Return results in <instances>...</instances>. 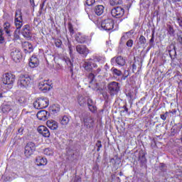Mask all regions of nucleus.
<instances>
[{"label": "nucleus", "mask_w": 182, "mask_h": 182, "mask_svg": "<svg viewBox=\"0 0 182 182\" xmlns=\"http://www.w3.org/2000/svg\"><path fill=\"white\" fill-rule=\"evenodd\" d=\"M70 73H71V75H73V70L71 69V70H70Z\"/></svg>", "instance_id": "680f3d73"}, {"label": "nucleus", "mask_w": 182, "mask_h": 182, "mask_svg": "<svg viewBox=\"0 0 182 182\" xmlns=\"http://www.w3.org/2000/svg\"><path fill=\"white\" fill-rule=\"evenodd\" d=\"M64 61L65 62L67 66H68V68L70 69H72V68H73V64L72 63V61L70 60V58H69L68 57H65L64 58Z\"/></svg>", "instance_id": "7c9ffc66"}, {"label": "nucleus", "mask_w": 182, "mask_h": 182, "mask_svg": "<svg viewBox=\"0 0 182 182\" xmlns=\"http://www.w3.org/2000/svg\"><path fill=\"white\" fill-rule=\"evenodd\" d=\"M11 56L14 62L18 63L22 59V52L20 49L16 48L11 53Z\"/></svg>", "instance_id": "9d476101"}, {"label": "nucleus", "mask_w": 182, "mask_h": 182, "mask_svg": "<svg viewBox=\"0 0 182 182\" xmlns=\"http://www.w3.org/2000/svg\"><path fill=\"white\" fill-rule=\"evenodd\" d=\"M51 110L53 113H59V112H60V107L59 105H54L52 106Z\"/></svg>", "instance_id": "72a5a7b5"}, {"label": "nucleus", "mask_w": 182, "mask_h": 182, "mask_svg": "<svg viewBox=\"0 0 182 182\" xmlns=\"http://www.w3.org/2000/svg\"><path fill=\"white\" fill-rule=\"evenodd\" d=\"M160 1H161V0H153L154 3L156 4H159V2H160Z\"/></svg>", "instance_id": "6e6d98bb"}, {"label": "nucleus", "mask_w": 182, "mask_h": 182, "mask_svg": "<svg viewBox=\"0 0 182 182\" xmlns=\"http://www.w3.org/2000/svg\"><path fill=\"white\" fill-rule=\"evenodd\" d=\"M108 90L111 96H114V95H117V93H119V90H120V87H119V82L114 81L109 82L108 84Z\"/></svg>", "instance_id": "423d86ee"}, {"label": "nucleus", "mask_w": 182, "mask_h": 182, "mask_svg": "<svg viewBox=\"0 0 182 182\" xmlns=\"http://www.w3.org/2000/svg\"><path fill=\"white\" fill-rule=\"evenodd\" d=\"M87 102V98L84 97L82 95H78L77 102L80 105V106H82V107H85V106H86V102Z\"/></svg>", "instance_id": "a878e982"}, {"label": "nucleus", "mask_w": 182, "mask_h": 182, "mask_svg": "<svg viewBox=\"0 0 182 182\" xmlns=\"http://www.w3.org/2000/svg\"><path fill=\"white\" fill-rule=\"evenodd\" d=\"M168 32L171 36L174 35V28L171 26H168Z\"/></svg>", "instance_id": "e433bc0d"}, {"label": "nucleus", "mask_w": 182, "mask_h": 182, "mask_svg": "<svg viewBox=\"0 0 182 182\" xmlns=\"http://www.w3.org/2000/svg\"><path fill=\"white\" fill-rule=\"evenodd\" d=\"M94 12L97 15V16H100V15H103L105 12V6L103 5H97L94 8Z\"/></svg>", "instance_id": "412c9836"}, {"label": "nucleus", "mask_w": 182, "mask_h": 182, "mask_svg": "<svg viewBox=\"0 0 182 182\" xmlns=\"http://www.w3.org/2000/svg\"><path fill=\"white\" fill-rule=\"evenodd\" d=\"M111 15L114 18H122L124 15V9L120 6L114 7L111 11Z\"/></svg>", "instance_id": "6e6552de"}, {"label": "nucleus", "mask_w": 182, "mask_h": 182, "mask_svg": "<svg viewBox=\"0 0 182 182\" xmlns=\"http://www.w3.org/2000/svg\"><path fill=\"white\" fill-rule=\"evenodd\" d=\"M167 114H168V112H167L164 114H161L160 116L161 119L163 120H166V119H167Z\"/></svg>", "instance_id": "49530a36"}, {"label": "nucleus", "mask_w": 182, "mask_h": 182, "mask_svg": "<svg viewBox=\"0 0 182 182\" xmlns=\"http://www.w3.org/2000/svg\"><path fill=\"white\" fill-rule=\"evenodd\" d=\"M62 46V41L60 40H56L55 41V46L57 48H60V46Z\"/></svg>", "instance_id": "c03bdc74"}, {"label": "nucleus", "mask_w": 182, "mask_h": 182, "mask_svg": "<svg viewBox=\"0 0 182 182\" xmlns=\"http://www.w3.org/2000/svg\"><path fill=\"white\" fill-rule=\"evenodd\" d=\"M123 0H109V5L115 6V5H122Z\"/></svg>", "instance_id": "c85d7f7f"}, {"label": "nucleus", "mask_w": 182, "mask_h": 182, "mask_svg": "<svg viewBox=\"0 0 182 182\" xmlns=\"http://www.w3.org/2000/svg\"><path fill=\"white\" fill-rule=\"evenodd\" d=\"M4 97V94L2 92H0V99H2Z\"/></svg>", "instance_id": "bf43d9fd"}, {"label": "nucleus", "mask_w": 182, "mask_h": 182, "mask_svg": "<svg viewBox=\"0 0 182 182\" xmlns=\"http://www.w3.org/2000/svg\"><path fill=\"white\" fill-rule=\"evenodd\" d=\"M14 25L16 28L14 31V39H19V33H21V28L23 26V18H22V11L17 10L15 13Z\"/></svg>", "instance_id": "f257e3e1"}, {"label": "nucleus", "mask_w": 182, "mask_h": 182, "mask_svg": "<svg viewBox=\"0 0 182 182\" xmlns=\"http://www.w3.org/2000/svg\"><path fill=\"white\" fill-rule=\"evenodd\" d=\"M36 166H46L48 164V159L42 156H37L36 158Z\"/></svg>", "instance_id": "aec40b11"}, {"label": "nucleus", "mask_w": 182, "mask_h": 182, "mask_svg": "<svg viewBox=\"0 0 182 182\" xmlns=\"http://www.w3.org/2000/svg\"><path fill=\"white\" fill-rule=\"evenodd\" d=\"M176 21H177V23H178L180 28H181V29H182V17L180 16H177Z\"/></svg>", "instance_id": "4c0bfd02"}, {"label": "nucleus", "mask_w": 182, "mask_h": 182, "mask_svg": "<svg viewBox=\"0 0 182 182\" xmlns=\"http://www.w3.org/2000/svg\"><path fill=\"white\" fill-rule=\"evenodd\" d=\"M95 0H87L86 4L88 6H92L93 4H95Z\"/></svg>", "instance_id": "37998d69"}, {"label": "nucleus", "mask_w": 182, "mask_h": 182, "mask_svg": "<svg viewBox=\"0 0 182 182\" xmlns=\"http://www.w3.org/2000/svg\"><path fill=\"white\" fill-rule=\"evenodd\" d=\"M38 133H40V134H42V136H43V137H50V132H49V129L43 125L38 127Z\"/></svg>", "instance_id": "ddd939ff"}, {"label": "nucleus", "mask_w": 182, "mask_h": 182, "mask_svg": "<svg viewBox=\"0 0 182 182\" xmlns=\"http://www.w3.org/2000/svg\"><path fill=\"white\" fill-rule=\"evenodd\" d=\"M16 100L17 103H18L20 106H23V105L26 103V98H25V97H17Z\"/></svg>", "instance_id": "c756f323"}, {"label": "nucleus", "mask_w": 182, "mask_h": 182, "mask_svg": "<svg viewBox=\"0 0 182 182\" xmlns=\"http://www.w3.org/2000/svg\"><path fill=\"white\" fill-rule=\"evenodd\" d=\"M30 3L31 4L32 6H35V1L34 0H30Z\"/></svg>", "instance_id": "5fc2aeb1"}, {"label": "nucleus", "mask_w": 182, "mask_h": 182, "mask_svg": "<svg viewBox=\"0 0 182 182\" xmlns=\"http://www.w3.org/2000/svg\"><path fill=\"white\" fill-rule=\"evenodd\" d=\"M45 6V1L44 2H43V4H41V9L43 8V6Z\"/></svg>", "instance_id": "13d9d810"}, {"label": "nucleus", "mask_w": 182, "mask_h": 182, "mask_svg": "<svg viewBox=\"0 0 182 182\" xmlns=\"http://www.w3.org/2000/svg\"><path fill=\"white\" fill-rule=\"evenodd\" d=\"M96 146L97 147V151H100V149H102V141H97L96 143Z\"/></svg>", "instance_id": "ea45409f"}, {"label": "nucleus", "mask_w": 182, "mask_h": 182, "mask_svg": "<svg viewBox=\"0 0 182 182\" xmlns=\"http://www.w3.org/2000/svg\"><path fill=\"white\" fill-rule=\"evenodd\" d=\"M36 116L39 120H43V122H45L49 119L50 114L46 110H41L37 113Z\"/></svg>", "instance_id": "f8f14e48"}, {"label": "nucleus", "mask_w": 182, "mask_h": 182, "mask_svg": "<svg viewBox=\"0 0 182 182\" xmlns=\"http://www.w3.org/2000/svg\"><path fill=\"white\" fill-rule=\"evenodd\" d=\"M4 26V31L5 32L6 36L11 38L12 36V31H11V23L9 22H6L3 25Z\"/></svg>", "instance_id": "dca6fc26"}, {"label": "nucleus", "mask_w": 182, "mask_h": 182, "mask_svg": "<svg viewBox=\"0 0 182 182\" xmlns=\"http://www.w3.org/2000/svg\"><path fill=\"white\" fill-rule=\"evenodd\" d=\"M48 82H40L38 86L41 90H50V87L48 86H50V82H49V80H47Z\"/></svg>", "instance_id": "393cba45"}, {"label": "nucleus", "mask_w": 182, "mask_h": 182, "mask_svg": "<svg viewBox=\"0 0 182 182\" xmlns=\"http://www.w3.org/2000/svg\"><path fill=\"white\" fill-rule=\"evenodd\" d=\"M173 4H177V2H181V0H171Z\"/></svg>", "instance_id": "864d4df0"}, {"label": "nucleus", "mask_w": 182, "mask_h": 182, "mask_svg": "<svg viewBox=\"0 0 182 182\" xmlns=\"http://www.w3.org/2000/svg\"><path fill=\"white\" fill-rule=\"evenodd\" d=\"M122 109H124V112H126L127 113L129 112V108L127 107V105H124V106L122 107Z\"/></svg>", "instance_id": "3c124183"}, {"label": "nucleus", "mask_w": 182, "mask_h": 182, "mask_svg": "<svg viewBox=\"0 0 182 182\" xmlns=\"http://www.w3.org/2000/svg\"><path fill=\"white\" fill-rule=\"evenodd\" d=\"M68 48H69V50H70V56H72V53L73 52V50L72 49V45L69 44L68 45Z\"/></svg>", "instance_id": "8fccbe9b"}, {"label": "nucleus", "mask_w": 182, "mask_h": 182, "mask_svg": "<svg viewBox=\"0 0 182 182\" xmlns=\"http://www.w3.org/2000/svg\"><path fill=\"white\" fill-rule=\"evenodd\" d=\"M84 69H93L97 68V64H95L94 60L87 61L82 64Z\"/></svg>", "instance_id": "f3484780"}, {"label": "nucleus", "mask_w": 182, "mask_h": 182, "mask_svg": "<svg viewBox=\"0 0 182 182\" xmlns=\"http://www.w3.org/2000/svg\"><path fill=\"white\" fill-rule=\"evenodd\" d=\"M113 72L115 75H117V76H122V71H120L119 70L114 69Z\"/></svg>", "instance_id": "79ce46f5"}, {"label": "nucleus", "mask_w": 182, "mask_h": 182, "mask_svg": "<svg viewBox=\"0 0 182 182\" xmlns=\"http://www.w3.org/2000/svg\"><path fill=\"white\" fill-rule=\"evenodd\" d=\"M76 50L77 53L80 55H83L85 57L87 56L89 54V49L87 47H86V46L84 45H77L76 46Z\"/></svg>", "instance_id": "9b49d317"}, {"label": "nucleus", "mask_w": 182, "mask_h": 182, "mask_svg": "<svg viewBox=\"0 0 182 182\" xmlns=\"http://www.w3.org/2000/svg\"><path fill=\"white\" fill-rule=\"evenodd\" d=\"M31 26L29 25H25L23 27L21 33L24 38H31Z\"/></svg>", "instance_id": "6ab92c4d"}, {"label": "nucleus", "mask_w": 182, "mask_h": 182, "mask_svg": "<svg viewBox=\"0 0 182 182\" xmlns=\"http://www.w3.org/2000/svg\"><path fill=\"white\" fill-rule=\"evenodd\" d=\"M119 176H123V173L120 172Z\"/></svg>", "instance_id": "0e129e2a"}, {"label": "nucleus", "mask_w": 182, "mask_h": 182, "mask_svg": "<svg viewBox=\"0 0 182 182\" xmlns=\"http://www.w3.org/2000/svg\"><path fill=\"white\" fill-rule=\"evenodd\" d=\"M36 150V145L33 142H28L25 146L24 154L26 157H31L33 154V151Z\"/></svg>", "instance_id": "0eeeda50"}, {"label": "nucleus", "mask_w": 182, "mask_h": 182, "mask_svg": "<svg viewBox=\"0 0 182 182\" xmlns=\"http://www.w3.org/2000/svg\"><path fill=\"white\" fill-rule=\"evenodd\" d=\"M14 82H15V76L12 74L6 73L3 79V83L4 85H8L11 87L14 84Z\"/></svg>", "instance_id": "1a4fd4ad"}, {"label": "nucleus", "mask_w": 182, "mask_h": 182, "mask_svg": "<svg viewBox=\"0 0 182 182\" xmlns=\"http://www.w3.org/2000/svg\"><path fill=\"white\" fill-rule=\"evenodd\" d=\"M178 41L182 45V32L178 33Z\"/></svg>", "instance_id": "a19ab883"}, {"label": "nucleus", "mask_w": 182, "mask_h": 182, "mask_svg": "<svg viewBox=\"0 0 182 182\" xmlns=\"http://www.w3.org/2000/svg\"><path fill=\"white\" fill-rule=\"evenodd\" d=\"M134 33V30H131L127 33V35H133Z\"/></svg>", "instance_id": "603ef678"}, {"label": "nucleus", "mask_w": 182, "mask_h": 182, "mask_svg": "<svg viewBox=\"0 0 182 182\" xmlns=\"http://www.w3.org/2000/svg\"><path fill=\"white\" fill-rule=\"evenodd\" d=\"M18 132H19V133H21V132H23V129L20 128V129H18Z\"/></svg>", "instance_id": "052dcab7"}, {"label": "nucleus", "mask_w": 182, "mask_h": 182, "mask_svg": "<svg viewBox=\"0 0 182 182\" xmlns=\"http://www.w3.org/2000/svg\"><path fill=\"white\" fill-rule=\"evenodd\" d=\"M12 110V105L11 103L8 102L7 104L4 105L2 108L3 113H8V112H11Z\"/></svg>", "instance_id": "cd10ccee"}, {"label": "nucleus", "mask_w": 182, "mask_h": 182, "mask_svg": "<svg viewBox=\"0 0 182 182\" xmlns=\"http://www.w3.org/2000/svg\"><path fill=\"white\" fill-rule=\"evenodd\" d=\"M46 124L51 130H58L59 127V124L53 119L48 120Z\"/></svg>", "instance_id": "2eb2a0df"}, {"label": "nucleus", "mask_w": 182, "mask_h": 182, "mask_svg": "<svg viewBox=\"0 0 182 182\" xmlns=\"http://www.w3.org/2000/svg\"><path fill=\"white\" fill-rule=\"evenodd\" d=\"M43 154H46V156H53V150L50 148H46L43 150Z\"/></svg>", "instance_id": "473e14b6"}, {"label": "nucleus", "mask_w": 182, "mask_h": 182, "mask_svg": "<svg viewBox=\"0 0 182 182\" xmlns=\"http://www.w3.org/2000/svg\"><path fill=\"white\" fill-rule=\"evenodd\" d=\"M29 66L33 69L35 68H38V66H39V59H38L37 56L33 55L30 58Z\"/></svg>", "instance_id": "4468645a"}, {"label": "nucleus", "mask_w": 182, "mask_h": 182, "mask_svg": "<svg viewBox=\"0 0 182 182\" xmlns=\"http://www.w3.org/2000/svg\"><path fill=\"white\" fill-rule=\"evenodd\" d=\"M69 122H70V118H69L68 116L64 115L60 117V124H61L63 128L69 124Z\"/></svg>", "instance_id": "a211bd4d"}, {"label": "nucleus", "mask_w": 182, "mask_h": 182, "mask_svg": "<svg viewBox=\"0 0 182 182\" xmlns=\"http://www.w3.org/2000/svg\"><path fill=\"white\" fill-rule=\"evenodd\" d=\"M101 28H102L104 31H113V28H114V21L111 18L103 20L101 23Z\"/></svg>", "instance_id": "39448f33"}, {"label": "nucleus", "mask_w": 182, "mask_h": 182, "mask_svg": "<svg viewBox=\"0 0 182 182\" xmlns=\"http://www.w3.org/2000/svg\"><path fill=\"white\" fill-rule=\"evenodd\" d=\"M174 48V46H173V49L168 50L170 58H171L172 59H174V58H176V55H177V53L176 52V49Z\"/></svg>", "instance_id": "2f4dec72"}, {"label": "nucleus", "mask_w": 182, "mask_h": 182, "mask_svg": "<svg viewBox=\"0 0 182 182\" xmlns=\"http://www.w3.org/2000/svg\"><path fill=\"white\" fill-rule=\"evenodd\" d=\"M142 157H144V156H142Z\"/></svg>", "instance_id": "69168bd1"}, {"label": "nucleus", "mask_w": 182, "mask_h": 182, "mask_svg": "<svg viewBox=\"0 0 182 182\" xmlns=\"http://www.w3.org/2000/svg\"><path fill=\"white\" fill-rule=\"evenodd\" d=\"M80 119L82 120L84 123V126L87 127V129H92L93 127V125L95 124V121L93 120V118L89 113L84 112L80 116Z\"/></svg>", "instance_id": "7ed1b4c3"}, {"label": "nucleus", "mask_w": 182, "mask_h": 182, "mask_svg": "<svg viewBox=\"0 0 182 182\" xmlns=\"http://www.w3.org/2000/svg\"><path fill=\"white\" fill-rule=\"evenodd\" d=\"M132 68L134 69V68H136V65L133 64Z\"/></svg>", "instance_id": "e2e57ef3"}, {"label": "nucleus", "mask_w": 182, "mask_h": 182, "mask_svg": "<svg viewBox=\"0 0 182 182\" xmlns=\"http://www.w3.org/2000/svg\"><path fill=\"white\" fill-rule=\"evenodd\" d=\"M127 46H128V48H132V46H133V40L130 39L127 42Z\"/></svg>", "instance_id": "a18cd8bd"}, {"label": "nucleus", "mask_w": 182, "mask_h": 182, "mask_svg": "<svg viewBox=\"0 0 182 182\" xmlns=\"http://www.w3.org/2000/svg\"><path fill=\"white\" fill-rule=\"evenodd\" d=\"M146 42V38L144 36L139 37V43L141 45H144Z\"/></svg>", "instance_id": "c9c22d12"}, {"label": "nucleus", "mask_w": 182, "mask_h": 182, "mask_svg": "<svg viewBox=\"0 0 182 182\" xmlns=\"http://www.w3.org/2000/svg\"><path fill=\"white\" fill-rule=\"evenodd\" d=\"M150 43H154V33L151 35V38L149 40Z\"/></svg>", "instance_id": "09e8293b"}, {"label": "nucleus", "mask_w": 182, "mask_h": 182, "mask_svg": "<svg viewBox=\"0 0 182 182\" xmlns=\"http://www.w3.org/2000/svg\"><path fill=\"white\" fill-rule=\"evenodd\" d=\"M0 35H4V30L0 27Z\"/></svg>", "instance_id": "4d7b16f0"}, {"label": "nucleus", "mask_w": 182, "mask_h": 182, "mask_svg": "<svg viewBox=\"0 0 182 182\" xmlns=\"http://www.w3.org/2000/svg\"><path fill=\"white\" fill-rule=\"evenodd\" d=\"M35 109H46L49 106V100L46 97H39L33 102Z\"/></svg>", "instance_id": "20e7f679"}, {"label": "nucleus", "mask_w": 182, "mask_h": 182, "mask_svg": "<svg viewBox=\"0 0 182 182\" xmlns=\"http://www.w3.org/2000/svg\"><path fill=\"white\" fill-rule=\"evenodd\" d=\"M23 47L24 48L26 53V52H28V53L33 52V47L32 46V44H31L29 42H24L23 43Z\"/></svg>", "instance_id": "4be33fe9"}, {"label": "nucleus", "mask_w": 182, "mask_h": 182, "mask_svg": "<svg viewBox=\"0 0 182 182\" xmlns=\"http://www.w3.org/2000/svg\"><path fill=\"white\" fill-rule=\"evenodd\" d=\"M114 60H115L117 65H119V66H124L126 65V60H124L122 56H119L116 59L112 58V62H113Z\"/></svg>", "instance_id": "b1692460"}, {"label": "nucleus", "mask_w": 182, "mask_h": 182, "mask_svg": "<svg viewBox=\"0 0 182 182\" xmlns=\"http://www.w3.org/2000/svg\"><path fill=\"white\" fill-rule=\"evenodd\" d=\"M88 79L90 80V83H93V80H95V75L93 73H90Z\"/></svg>", "instance_id": "58836bf2"}, {"label": "nucleus", "mask_w": 182, "mask_h": 182, "mask_svg": "<svg viewBox=\"0 0 182 182\" xmlns=\"http://www.w3.org/2000/svg\"><path fill=\"white\" fill-rule=\"evenodd\" d=\"M68 31L71 36L75 33V30L73 29V26L70 23H68Z\"/></svg>", "instance_id": "f704fd0d"}, {"label": "nucleus", "mask_w": 182, "mask_h": 182, "mask_svg": "<svg viewBox=\"0 0 182 182\" xmlns=\"http://www.w3.org/2000/svg\"><path fill=\"white\" fill-rule=\"evenodd\" d=\"M75 41L78 42V43H85V42H86V37L78 33L75 36Z\"/></svg>", "instance_id": "bb28decb"}, {"label": "nucleus", "mask_w": 182, "mask_h": 182, "mask_svg": "<svg viewBox=\"0 0 182 182\" xmlns=\"http://www.w3.org/2000/svg\"><path fill=\"white\" fill-rule=\"evenodd\" d=\"M5 42V38H4V35L0 34V43H4Z\"/></svg>", "instance_id": "de8ad7c7"}, {"label": "nucleus", "mask_w": 182, "mask_h": 182, "mask_svg": "<svg viewBox=\"0 0 182 182\" xmlns=\"http://www.w3.org/2000/svg\"><path fill=\"white\" fill-rule=\"evenodd\" d=\"M87 105L88 106L89 110L92 112V113H95V111L96 110V106H95V103L93 102V100L90 98L87 99Z\"/></svg>", "instance_id": "5701e85b"}, {"label": "nucleus", "mask_w": 182, "mask_h": 182, "mask_svg": "<svg viewBox=\"0 0 182 182\" xmlns=\"http://www.w3.org/2000/svg\"><path fill=\"white\" fill-rule=\"evenodd\" d=\"M31 85V77L21 74L17 82L18 87L20 89H26Z\"/></svg>", "instance_id": "f03ea898"}]
</instances>
